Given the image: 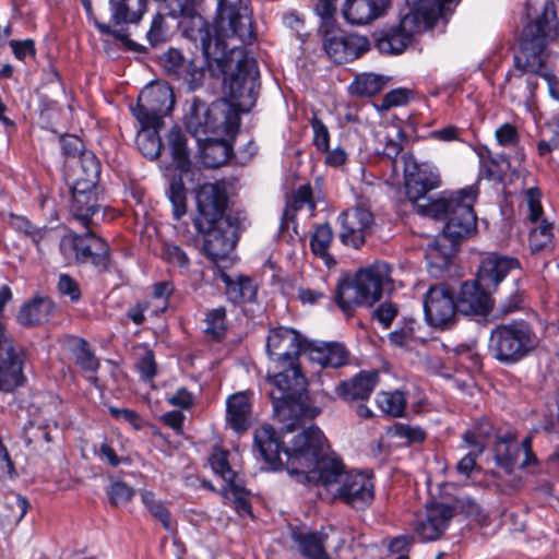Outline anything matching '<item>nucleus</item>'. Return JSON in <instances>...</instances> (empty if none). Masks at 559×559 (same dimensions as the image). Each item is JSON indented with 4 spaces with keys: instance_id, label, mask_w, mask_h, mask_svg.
<instances>
[{
    "instance_id": "15",
    "label": "nucleus",
    "mask_w": 559,
    "mask_h": 559,
    "mask_svg": "<svg viewBox=\"0 0 559 559\" xmlns=\"http://www.w3.org/2000/svg\"><path fill=\"white\" fill-rule=\"evenodd\" d=\"M338 223L341 241L358 249L371 231L373 216L369 210L357 206L343 211L338 215Z\"/></svg>"
},
{
    "instance_id": "56",
    "label": "nucleus",
    "mask_w": 559,
    "mask_h": 559,
    "mask_svg": "<svg viewBox=\"0 0 559 559\" xmlns=\"http://www.w3.org/2000/svg\"><path fill=\"white\" fill-rule=\"evenodd\" d=\"M97 29L105 35H110L114 38L120 40L129 50L143 52L145 50L144 46L133 41L129 38L128 34L123 29H114L108 24L105 23H96Z\"/></svg>"
},
{
    "instance_id": "8",
    "label": "nucleus",
    "mask_w": 559,
    "mask_h": 559,
    "mask_svg": "<svg viewBox=\"0 0 559 559\" xmlns=\"http://www.w3.org/2000/svg\"><path fill=\"white\" fill-rule=\"evenodd\" d=\"M59 250L67 262L90 263L98 271L109 266L108 245L91 231L82 236L66 235L60 240Z\"/></svg>"
},
{
    "instance_id": "10",
    "label": "nucleus",
    "mask_w": 559,
    "mask_h": 559,
    "mask_svg": "<svg viewBox=\"0 0 559 559\" xmlns=\"http://www.w3.org/2000/svg\"><path fill=\"white\" fill-rule=\"evenodd\" d=\"M459 0H406L409 12L404 14L396 27L412 43L413 37L430 27Z\"/></svg>"
},
{
    "instance_id": "5",
    "label": "nucleus",
    "mask_w": 559,
    "mask_h": 559,
    "mask_svg": "<svg viewBox=\"0 0 559 559\" xmlns=\"http://www.w3.org/2000/svg\"><path fill=\"white\" fill-rule=\"evenodd\" d=\"M227 195L223 185L204 183L197 193L198 215L193 219L202 235L205 255L215 264L225 260L238 240L237 227L225 216Z\"/></svg>"
},
{
    "instance_id": "19",
    "label": "nucleus",
    "mask_w": 559,
    "mask_h": 559,
    "mask_svg": "<svg viewBox=\"0 0 559 559\" xmlns=\"http://www.w3.org/2000/svg\"><path fill=\"white\" fill-rule=\"evenodd\" d=\"M520 266L519 260L513 257L490 253L481 260L477 278L481 286L492 290L511 271Z\"/></svg>"
},
{
    "instance_id": "18",
    "label": "nucleus",
    "mask_w": 559,
    "mask_h": 559,
    "mask_svg": "<svg viewBox=\"0 0 559 559\" xmlns=\"http://www.w3.org/2000/svg\"><path fill=\"white\" fill-rule=\"evenodd\" d=\"M253 392H236L226 400V425L237 435L246 432L253 424Z\"/></svg>"
},
{
    "instance_id": "26",
    "label": "nucleus",
    "mask_w": 559,
    "mask_h": 559,
    "mask_svg": "<svg viewBox=\"0 0 559 559\" xmlns=\"http://www.w3.org/2000/svg\"><path fill=\"white\" fill-rule=\"evenodd\" d=\"M218 277L225 284V293L230 302L240 305L255 300L258 286L249 276L238 275L233 277L218 270Z\"/></svg>"
},
{
    "instance_id": "1",
    "label": "nucleus",
    "mask_w": 559,
    "mask_h": 559,
    "mask_svg": "<svg viewBox=\"0 0 559 559\" xmlns=\"http://www.w3.org/2000/svg\"><path fill=\"white\" fill-rule=\"evenodd\" d=\"M249 0H218L214 22L215 35L201 29L200 44L209 67L224 74V88L231 102L218 99L211 105L195 98L186 117V128L198 143L210 136H235L240 127L239 111H249L257 99L259 69L254 58L241 47L227 50L224 39L238 38L249 44L254 38Z\"/></svg>"
},
{
    "instance_id": "55",
    "label": "nucleus",
    "mask_w": 559,
    "mask_h": 559,
    "mask_svg": "<svg viewBox=\"0 0 559 559\" xmlns=\"http://www.w3.org/2000/svg\"><path fill=\"white\" fill-rule=\"evenodd\" d=\"M525 202L528 210V218L531 222H537L543 215L542 192L537 187L527 188L524 191Z\"/></svg>"
},
{
    "instance_id": "59",
    "label": "nucleus",
    "mask_w": 559,
    "mask_h": 559,
    "mask_svg": "<svg viewBox=\"0 0 559 559\" xmlns=\"http://www.w3.org/2000/svg\"><path fill=\"white\" fill-rule=\"evenodd\" d=\"M136 369L141 374V378L145 381L152 380L157 373V366L155 362L154 354L151 350H146L138 360Z\"/></svg>"
},
{
    "instance_id": "35",
    "label": "nucleus",
    "mask_w": 559,
    "mask_h": 559,
    "mask_svg": "<svg viewBox=\"0 0 559 559\" xmlns=\"http://www.w3.org/2000/svg\"><path fill=\"white\" fill-rule=\"evenodd\" d=\"M167 145L176 167L186 171L190 166L187 138L179 127H174L167 134Z\"/></svg>"
},
{
    "instance_id": "41",
    "label": "nucleus",
    "mask_w": 559,
    "mask_h": 559,
    "mask_svg": "<svg viewBox=\"0 0 559 559\" xmlns=\"http://www.w3.org/2000/svg\"><path fill=\"white\" fill-rule=\"evenodd\" d=\"M167 194L173 205L174 218L180 219L187 212V194L181 175L171 177Z\"/></svg>"
},
{
    "instance_id": "38",
    "label": "nucleus",
    "mask_w": 559,
    "mask_h": 559,
    "mask_svg": "<svg viewBox=\"0 0 559 559\" xmlns=\"http://www.w3.org/2000/svg\"><path fill=\"white\" fill-rule=\"evenodd\" d=\"M334 299L344 312H349L357 305H366V300L362 298L355 278L353 281L344 280L338 282Z\"/></svg>"
},
{
    "instance_id": "34",
    "label": "nucleus",
    "mask_w": 559,
    "mask_h": 559,
    "mask_svg": "<svg viewBox=\"0 0 559 559\" xmlns=\"http://www.w3.org/2000/svg\"><path fill=\"white\" fill-rule=\"evenodd\" d=\"M160 126H141L135 138V144L141 154L153 160L159 157L163 143L158 134Z\"/></svg>"
},
{
    "instance_id": "16",
    "label": "nucleus",
    "mask_w": 559,
    "mask_h": 559,
    "mask_svg": "<svg viewBox=\"0 0 559 559\" xmlns=\"http://www.w3.org/2000/svg\"><path fill=\"white\" fill-rule=\"evenodd\" d=\"M354 278L362 298L366 300V305L371 306L381 299L385 289L391 288V266L386 262L377 261L367 267L360 269Z\"/></svg>"
},
{
    "instance_id": "31",
    "label": "nucleus",
    "mask_w": 559,
    "mask_h": 559,
    "mask_svg": "<svg viewBox=\"0 0 559 559\" xmlns=\"http://www.w3.org/2000/svg\"><path fill=\"white\" fill-rule=\"evenodd\" d=\"M53 304L49 298L36 297L24 304L17 314V321L24 326L43 324L52 314Z\"/></svg>"
},
{
    "instance_id": "17",
    "label": "nucleus",
    "mask_w": 559,
    "mask_h": 559,
    "mask_svg": "<svg viewBox=\"0 0 559 559\" xmlns=\"http://www.w3.org/2000/svg\"><path fill=\"white\" fill-rule=\"evenodd\" d=\"M453 515L454 509L449 504L427 503L425 515L417 520L415 531L423 540H436L444 533Z\"/></svg>"
},
{
    "instance_id": "23",
    "label": "nucleus",
    "mask_w": 559,
    "mask_h": 559,
    "mask_svg": "<svg viewBox=\"0 0 559 559\" xmlns=\"http://www.w3.org/2000/svg\"><path fill=\"white\" fill-rule=\"evenodd\" d=\"M306 345L308 358L322 367L340 368L348 362V352L340 343L307 341Z\"/></svg>"
},
{
    "instance_id": "44",
    "label": "nucleus",
    "mask_w": 559,
    "mask_h": 559,
    "mask_svg": "<svg viewBox=\"0 0 559 559\" xmlns=\"http://www.w3.org/2000/svg\"><path fill=\"white\" fill-rule=\"evenodd\" d=\"M305 206H308L311 213L316 209V203L312 199V190L309 185L300 186L295 191L284 211V218L294 217L295 212L302 210Z\"/></svg>"
},
{
    "instance_id": "25",
    "label": "nucleus",
    "mask_w": 559,
    "mask_h": 559,
    "mask_svg": "<svg viewBox=\"0 0 559 559\" xmlns=\"http://www.w3.org/2000/svg\"><path fill=\"white\" fill-rule=\"evenodd\" d=\"M24 358L21 352L14 349L4 356L0 355V391L11 393L25 382L23 372Z\"/></svg>"
},
{
    "instance_id": "7",
    "label": "nucleus",
    "mask_w": 559,
    "mask_h": 559,
    "mask_svg": "<svg viewBox=\"0 0 559 559\" xmlns=\"http://www.w3.org/2000/svg\"><path fill=\"white\" fill-rule=\"evenodd\" d=\"M539 345V337L525 320H512L495 326L489 335L488 352L497 361L515 365L530 356Z\"/></svg>"
},
{
    "instance_id": "43",
    "label": "nucleus",
    "mask_w": 559,
    "mask_h": 559,
    "mask_svg": "<svg viewBox=\"0 0 559 559\" xmlns=\"http://www.w3.org/2000/svg\"><path fill=\"white\" fill-rule=\"evenodd\" d=\"M384 81L380 75L373 73H362L355 78L350 84V92L357 96H372L380 92Z\"/></svg>"
},
{
    "instance_id": "2",
    "label": "nucleus",
    "mask_w": 559,
    "mask_h": 559,
    "mask_svg": "<svg viewBox=\"0 0 559 559\" xmlns=\"http://www.w3.org/2000/svg\"><path fill=\"white\" fill-rule=\"evenodd\" d=\"M325 438L316 426L294 437L286 455L285 469L289 477L307 486L321 487L326 497L364 510L374 498V483L370 473L346 471L343 462L323 453Z\"/></svg>"
},
{
    "instance_id": "58",
    "label": "nucleus",
    "mask_w": 559,
    "mask_h": 559,
    "mask_svg": "<svg viewBox=\"0 0 559 559\" xmlns=\"http://www.w3.org/2000/svg\"><path fill=\"white\" fill-rule=\"evenodd\" d=\"M399 313L397 307L392 302L380 304L372 312V318L384 329H389Z\"/></svg>"
},
{
    "instance_id": "32",
    "label": "nucleus",
    "mask_w": 559,
    "mask_h": 559,
    "mask_svg": "<svg viewBox=\"0 0 559 559\" xmlns=\"http://www.w3.org/2000/svg\"><path fill=\"white\" fill-rule=\"evenodd\" d=\"M373 41L378 51L383 55H399L411 44L396 26L376 32Z\"/></svg>"
},
{
    "instance_id": "36",
    "label": "nucleus",
    "mask_w": 559,
    "mask_h": 559,
    "mask_svg": "<svg viewBox=\"0 0 559 559\" xmlns=\"http://www.w3.org/2000/svg\"><path fill=\"white\" fill-rule=\"evenodd\" d=\"M333 241V230L329 223L317 226L311 235L310 248L314 255L321 258L328 266L335 264L329 254V248Z\"/></svg>"
},
{
    "instance_id": "27",
    "label": "nucleus",
    "mask_w": 559,
    "mask_h": 559,
    "mask_svg": "<svg viewBox=\"0 0 559 559\" xmlns=\"http://www.w3.org/2000/svg\"><path fill=\"white\" fill-rule=\"evenodd\" d=\"M12 225L19 233L31 239L40 257H43L56 241V235L52 228L46 226L39 227L24 216H14Z\"/></svg>"
},
{
    "instance_id": "6",
    "label": "nucleus",
    "mask_w": 559,
    "mask_h": 559,
    "mask_svg": "<svg viewBox=\"0 0 559 559\" xmlns=\"http://www.w3.org/2000/svg\"><path fill=\"white\" fill-rule=\"evenodd\" d=\"M558 36V17L556 5L546 1L543 11L535 20L528 22L521 37V55L515 58L516 64L526 72L539 74L548 83L549 94L559 100V82L555 74L544 72L543 52L547 45Z\"/></svg>"
},
{
    "instance_id": "20",
    "label": "nucleus",
    "mask_w": 559,
    "mask_h": 559,
    "mask_svg": "<svg viewBox=\"0 0 559 559\" xmlns=\"http://www.w3.org/2000/svg\"><path fill=\"white\" fill-rule=\"evenodd\" d=\"M490 290L475 282H464L456 299L457 311L466 316H487L491 308Z\"/></svg>"
},
{
    "instance_id": "33",
    "label": "nucleus",
    "mask_w": 559,
    "mask_h": 559,
    "mask_svg": "<svg viewBox=\"0 0 559 559\" xmlns=\"http://www.w3.org/2000/svg\"><path fill=\"white\" fill-rule=\"evenodd\" d=\"M162 66L169 74L178 79H194L200 73L198 67L191 60H187L181 51L175 48H170L164 53Z\"/></svg>"
},
{
    "instance_id": "39",
    "label": "nucleus",
    "mask_w": 559,
    "mask_h": 559,
    "mask_svg": "<svg viewBox=\"0 0 559 559\" xmlns=\"http://www.w3.org/2000/svg\"><path fill=\"white\" fill-rule=\"evenodd\" d=\"M72 352L75 362L86 372L95 373L99 367V361L90 348L88 343L83 338L73 341ZM87 380L96 384L97 378L94 374L87 377Z\"/></svg>"
},
{
    "instance_id": "42",
    "label": "nucleus",
    "mask_w": 559,
    "mask_h": 559,
    "mask_svg": "<svg viewBox=\"0 0 559 559\" xmlns=\"http://www.w3.org/2000/svg\"><path fill=\"white\" fill-rule=\"evenodd\" d=\"M377 404L383 413L393 417H401L405 411L406 397L399 390L380 392L377 395Z\"/></svg>"
},
{
    "instance_id": "63",
    "label": "nucleus",
    "mask_w": 559,
    "mask_h": 559,
    "mask_svg": "<svg viewBox=\"0 0 559 559\" xmlns=\"http://www.w3.org/2000/svg\"><path fill=\"white\" fill-rule=\"evenodd\" d=\"M108 411L115 419L130 424L135 430L142 429L141 417L135 411L115 406H110Z\"/></svg>"
},
{
    "instance_id": "28",
    "label": "nucleus",
    "mask_w": 559,
    "mask_h": 559,
    "mask_svg": "<svg viewBox=\"0 0 559 559\" xmlns=\"http://www.w3.org/2000/svg\"><path fill=\"white\" fill-rule=\"evenodd\" d=\"M233 138L234 136H230V139ZM228 139L229 136H210L209 140L198 143L200 158L204 166L217 168L228 160L231 154V146Z\"/></svg>"
},
{
    "instance_id": "29",
    "label": "nucleus",
    "mask_w": 559,
    "mask_h": 559,
    "mask_svg": "<svg viewBox=\"0 0 559 559\" xmlns=\"http://www.w3.org/2000/svg\"><path fill=\"white\" fill-rule=\"evenodd\" d=\"M292 538L302 556L310 559H330L325 550L326 534L321 532L293 531Z\"/></svg>"
},
{
    "instance_id": "49",
    "label": "nucleus",
    "mask_w": 559,
    "mask_h": 559,
    "mask_svg": "<svg viewBox=\"0 0 559 559\" xmlns=\"http://www.w3.org/2000/svg\"><path fill=\"white\" fill-rule=\"evenodd\" d=\"M169 27L162 13H156L151 22L150 29L146 33V39L152 47H156L168 40Z\"/></svg>"
},
{
    "instance_id": "51",
    "label": "nucleus",
    "mask_w": 559,
    "mask_h": 559,
    "mask_svg": "<svg viewBox=\"0 0 559 559\" xmlns=\"http://www.w3.org/2000/svg\"><path fill=\"white\" fill-rule=\"evenodd\" d=\"M310 126L313 132L312 143L320 153L328 151L330 147V131L328 127L323 123L317 114L312 115L310 119Z\"/></svg>"
},
{
    "instance_id": "3",
    "label": "nucleus",
    "mask_w": 559,
    "mask_h": 559,
    "mask_svg": "<svg viewBox=\"0 0 559 559\" xmlns=\"http://www.w3.org/2000/svg\"><path fill=\"white\" fill-rule=\"evenodd\" d=\"M440 185L437 168L423 164L405 170V193L414 204L417 213L436 219H445L442 235L428 246L433 251L448 258L457 250V243L471 236L477 226L474 204L478 190L467 186L453 192H442L438 199H428L426 194Z\"/></svg>"
},
{
    "instance_id": "54",
    "label": "nucleus",
    "mask_w": 559,
    "mask_h": 559,
    "mask_svg": "<svg viewBox=\"0 0 559 559\" xmlns=\"http://www.w3.org/2000/svg\"><path fill=\"white\" fill-rule=\"evenodd\" d=\"M415 325L414 320L405 321L403 326L389 334L390 342L395 346H409L413 341L419 338L415 335Z\"/></svg>"
},
{
    "instance_id": "47",
    "label": "nucleus",
    "mask_w": 559,
    "mask_h": 559,
    "mask_svg": "<svg viewBox=\"0 0 559 559\" xmlns=\"http://www.w3.org/2000/svg\"><path fill=\"white\" fill-rule=\"evenodd\" d=\"M552 243V225L546 221L533 228L530 234V247L532 251L537 252L549 249Z\"/></svg>"
},
{
    "instance_id": "9",
    "label": "nucleus",
    "mask_w": 559,
    "mask_h": 559,
    "mask_svg": "<svg viewBox=\"0 0 559 559\" xmlns=\"http://www.w3.org/2000/svg\"><path fill=\"white\" fill-rule=\"evenodd\" d=\"M174 104L171 87L166 83H156L141 91L131 110L140 126H162L163 118L171 111Z\"/></svg>"
},
{
    "instance_id": "50",
    "label": "nucleus",
    "mask_w": 559,
    "mask_h": 559,
    "mask_svg": "<svg viewBox=\"0 0 559 559\" xmlns=\"http://www.w3.org/2000/svg\"><path fill=\"white\" fill-rule=\"evenodd\" d=\"M162 255L166 262L180 269H188L190 265V259L186 251L174 242L163 243Z\"/></svg>"
},
{
    "instance_id": "60",
    "label": "nucleus",
    "mask_w": 559,
    "mask_h": 559,
    "mask_svg": "<svg viewBox=\"0 0 559 559\" xmlns=\"http://www.w3.org/2000/svg\"><path fill=\"white\" fill-rule=\"evenodd\" d=\"M524 292L519 287V281L515 282V288L509 296L501 301L500 310L503 314H509L522 309Z\"/></svg>"
},
{
    "instance_id": "4",
    "label": "nucleus",
    "mask_w": 559,
    "mask_h": 559,
    "mask_svg": "<svg viewBox=\"0 0 559 559\" xmlns=\"http://www.w3.org/2000/svg\"><path fill=\"white\" fill-rule=\"evenodd\" d=\"M306 338L289 328L278 326L272 329L266 338V353L282 370L266 376L272 384L270 397L275 417L283 424L282 430L290 432L299 425L302 418H314L319 409L310 408L305 404L306 378L301 373L297 360L306 353Z\"/></svg>"
},
{
    "instance_id": "53",
    "label": "nucleus",
    "mask_w": 559,
    "mask_h": 559,
    "mask_svg": "<svg viewBox=\"0 0 559 559\" xmlns=\"http://www.w3.org/2000/svg\"><path fill=\"white\" fill-rule=\"evenodd\" d=\"M413 93L408 88L399 87L388 92L379 106L381 110H389L394 107H401L408 104L412 99Z\"/></svg>"
},
{
    "instance_id": "12",
    "label": "nucleus",
    "mask_w": 559,
    "mask_h": 559,
    "mask_svg": "<svg viewBox=\"0 0 559 559\" xmlns=\"http://www.w3.org/2000/svg\"><path fill=\"white\" fill-rule=\"evenodd\" d=\"M426 321L436 328H449L457 311L456 301L445 285L432 286L424 299Z\"/></svg>"
},
{
    "instance_id": "14",
    "label": "nucleus",
    "mask_w": 559,
    "mask_h": 559,
    "mask_svg": "<svg viewBox=\"0 0 559 559\" xmlns=\"http://www.w3.org/2000/svg\"><path fill=\"white\" fill-rule=\"evenodd\" d=\"M73 217L83 226L98 225L105 219L102 204L98 202L97 186H87L84 182H73L71 187Z\"/></svg>"
},
{
    "instance_id": "52",
    "label": "nucleus",
    "mask_w": 559,
    "mask_h": 559,
    "mask_svg": "<svg viewBox=\"0 0 559 559\" xmlns=\"http://www.w3.org/2000/svg\"><path fill=\"white\" fill-rule=\"evenodd\" d=\"M135 491L123 481H115L107 488L109 502L115 507L130 502Z\"/></svg>"
},
{
    "instance_id": "45",
    "label": "nucleus",
    "mask_w": 559,
    "mask_h": 559,
    "mask_svg": "<svg viewBox=\"0 0 559 559\" xmlns=\"http://www.w3.org/2000/svg\"><path fill=\"white\" fill-rule=\"evenodd\" d=\"M210 464L213 472L225 480L226 487L234 486L236 473L229 465L227 451L214 448L210 456Z\"/></svg>"
},
{
    "instance_id": "61",
    "label": "nucleus",
    "mask_w": 559,
    "mask_h": 559,
    "mask_svg": "<svg viewBox=\"0 0 559 559\" xmlns=\"http://www.w3.org/2000/svg\"><path fill=\"white\" fill-rule=\"evenodd\" d=\"M58 289L61 295L68 296L73 302L79 301L81 298V289L78 282L68 274L59 276Z\"/></svg>"
},
{
    "instance_id": "64",
    "label": "nucleus",
    "mask_w": 559,
    "mask_h": 559,
    "mask_svg": "<svg viewBox=\"0 0 559 559\" xmlns=\"http://www.w3.org/2000/svg\"><path fill=\"white\" fill-rule=\"evenodd\" d=\"M8 504L12 508L11 521L14 523L21 522L28 509L26 498L19 493H12L8 497Z\"/></svg>"
},
{
    "instance_id": "46",
    "label": "nucleus",
    "mask_w": 559,
    "mask_h": 559,
    "mask_svg": "<svg viewBox=\"0 0 559 559\" xmlns=\"http://www.w3.org/2000/svg\"><path fill=\"white\" fill-rule=\"evenodd\" d=\"M143 504L162 523L166 531H171V515L165 504L155 499L152 491H143L141 495Z\"/></svg>"
},
{
    "instance_id": "21",
    "label": "nucleus",
    "mask_w": 559,
    "mask_h": 559,
    "mask_svg": "<svg viewBox=\"0 0 559 559\" xmlns=\"http://www.w3.org/2000/svg\"><path fill=\"white\" fill-rule=\"evenodd\" d=\"M254 447L270 471H280L284 464L281 459L282 442L275 429L265 424L254 431Z\"/></svg>"
},
{
    "instance_id": "62",
    "label": "nucleus",
    "mask_w": 559,
    "mask_h": 559,
    "mask_svg": "<svg viewBox=\"0 0 559 559\" xmlns=\"http://www.w3.org/2000/svg\"><path fill=\"white\" fill-rule=\"evenodd\" d=\"M404 139V133L402 130H395L394 134H386L384 138V147H383V155L386 156L390 159H395L403 146H402V140Z\"/></svg>"
},
{
    "instance_id": "48",
    "label": "nucleus",
    "mask_w": 559,
    "mask_h": 559,
    "mask_svg": "<svg viewBox=\"0 0 559 559\" xmlns=\"http://www.w3.org/2000/svg\"><path fill=\"white\" fill-rule=\"evenodd\" d=\"M205 323L206 334L211 335L213 338H221L226 331V309L224 307H217L209 310Z\"/></svg>"
},
{
    "instance_id": "24",
    "label": "nucleus",
    "mask_w": 559,
    "mask_h": 559,
    "mask_svg": "<svg viewBox=\"0 0 559 559\" xmlns=\"http://www.w3.org/2000/svg\"><path fill=\"white\" fill-rule=\"evenodd\" d=\"M378 381V371H361L352 380L341 382L335 391L337 395L346 402L364 401L369 399Z\"/></svg>"
},
{
    "instance_id": "40",
    "label": "nucleus",
    "mask_w": 559,
    "mask_h": 559,
    "mask_svg": "<svg viewBox=\"0 0 559 559\" xmlns=\"http://www.w3.org/2000/svg\"><path fill=\"white\" fill-rule=\"evenodd\" d=\"M100 175V164L91 152H84L79 157V173L74 182H84L87 186H97Z\"/></svg>"
},
{
    "instance_id": "11",
    "label": "nucleus",
    "mask_w": 559,
    "mask_h": 559,
    "mask_svg": "<svg viewBox=\"0 0 559 559\" xmlns=\"http://www.w3.org/2000/svg\"><path fill=\"white\" fill-rule=\"evenodd\" d=\"M493 452L496 465L508 474L515 468H525L537 461L532 451V438L526 437L519 443L513 431L497 435Z\"/></svg>"
},
{
    "instance_id": "57",
    "label": "nucleus",
    "mask_w": 559,
    "mask_h": 559,
    "mask_svg": "<svg viewBox=\"0 0 559 559\" xmlns=\"http://www.w3.org/2000/svg\"><path fill=\"white\" fill-rule=\"evenodd\" d=\"M497 143L503 147H515L519 144L520 135L516 128L511 123H503L495 131Z\"/></svg>"
},
{
    "instance_id": "13",
    "label": "nucleus",
    "mask_w": 559,
    "mask_h": 559,
    "mask_svg": "<svg viewBox=\"0 0 559 559\" xmlns=\"http://www.w3.org/2000/svg\"><path fill=\"white\" fill-rule=\"evenodd\" d=\"M323 48L326 55L336 63L354 61L371 48L367 36L356 33L350 34H326L323 40Z\"/></svg>"
},
{
    "instance_id": "37",
    "label": "nucleus",
    "mask_w": 559,
    "mask_h": 559,
    "mask_svg": "<svg viewBox=\"0 0 559 559\" xmlns=\"http://www.w3.org/2000/svg\"><path fill=\"white\" fill-rule=\"evenodd\" d=\"M23 439L27 447L43 448L52 441L50 427L46 419L34 417L23 428Z\"/></svg>"
},
{
    "instance_id": "30",
    "label": "nucleus",
    "mask_w": 559,
    "mask_h": 559,
    "mask_svg": "<svg viewBox=\"0 0 559 559\" xmlns=\"http://www.w3.org/2000/svg\"><path fill=\"white\" fill-rule=\"evenodd\" d=\"M115 24H138L147 10V0H109Z\"/></svg>"
},
{
    "instance_id": "22",
    "label": "nucleus",
    "mask_w": 559,
    "mask_h": 559,
    "mask_svg": "<svg viewBox=\"0 0 559 559\" xmlns=\"http://www.w3.org/2000/svg\"><path fill=\"white\" fill-rule=\"evenodd\" d=\"M390 7V0H346L342 14L353 25H366L381 17Z\"/></svg>"
}]
</instances>
